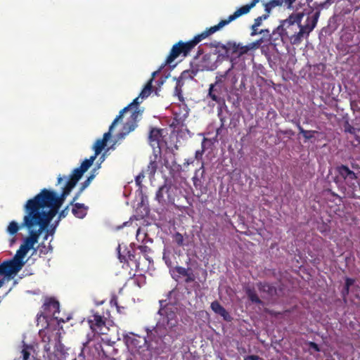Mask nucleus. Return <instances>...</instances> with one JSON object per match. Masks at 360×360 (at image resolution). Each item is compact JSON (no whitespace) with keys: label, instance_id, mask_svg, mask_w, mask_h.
I'll list each match as a JSON object with an SVG mask.
<instances>
[{"label":"nucleus","instance_id":"nucleus-1","mask_svg":"<svg viewBox=\"0 0 360 360\" xmlns=\"http://www.w3.org/2000/svg\"><path fill=\"white\" fill-rule=\"evenodd\" d=\"M94 160L86 159L70 176L58 177V183L63 184L61 196H58L53 191L43 189L34 198L27 201L24 207L25 214L22 225L27 229L29 236L24 238L13 259L0 264V274L5 276V281H9L22 268L25 263L24 258L30 250L34 249L39 236L44 231H46L45 240H47L49 235H53L58 221L56 225L49 226L51 219L58 213L65 198L69 195L83 174L92 165Z\"/></svg>","mask_w":360,"mask_h":360},{"label":"nucleus","instance_id":"nucleus-2","mask_svg":"<svg viewBox=\"0 0 360 360\" xmlns=\"http://www.w3.org/2000/svg\"><path fill=\"white\" fill-rule=\"evenodd\" d=\"M259 1L260 0H252L250 4L238 8L232 15H230L227 19L221 20L217 25L210 27V28H207L200 34L195 35L191 40L186 42L179 41L174 44L169 54L165 60V65L172 64L175 59L181 54L184 56H187L191 50L193 49L200 41L219 31L223 27L227 25L238 18L248 13Z\"/></svg>","mask_w":360,"mask_h":360},{"label":"nucleus","instance_id":"nucleus-3","mask_svg":"<svg viewBox=\"0 0 360 360\" xmlns=\"http://www.w3.org/2000/svg\"><path fill=\"white\" fill-rule=\"evenodd\" d=\"M319 16L320 11H316L311 16L307 18L304 25L301 24L303 13H293L287 19L281 20L280 25L287 42L292 45H300L303 39H307L316 27Z\"/></svg>","mask_w":360,"mask_h":360},{"label":"nucleus","instance_id":"nucleus-4","mask_svg":"<svg viewBox=\"0 0 360 360\" xmlns=\"http://www.w3.org/2000/svg\"><path fill=\"white\" fill-rule=\"evenodd\" d=\"M155 75V72H153V77L146 84L139 96L134 98L131 103L125 107L128 108V109L125 111L124 113H130V117L129 120L124 124L122 132H120L118 135L119 138H124L126 135L136 128L137 122L142 115V111L139 109V105L141 103H142L144 98L150 95L153 89V77Z\"/></svg>","mask_w":360,"mask_h":360},{"label":"nucleus","instance_id":"nucleus-5","mask_svg":"<svg viewBox=\"0 0 360 360\" xmlns=\"http://www.w3.org/2000/svg\"><path fill=\"white\" fill-rule=\"evenodd\" d=\"M202 53V50L199 49L197 56L191 62L190 68L182 72L183 79H192L200 72L213 71L218 67L217 61L219 55L217 52H210L200 58Z\"/></svg>","mask_w":360,"mask_h":360},{"label":"nucleus","instance_id":"nucleus-6","mask_svg":"<svg viewBox=\"0 0 360 360\" xmlns=\"http://www.w3.org/2000/svg\"><path fill=\"white\" fill-rule=\"evenodd\" d=\"M166 132L165 129L155 128L150 131L149 143L153 149L155 158H171L176 155L175 151L178 150V146L172 143L169 144L165 135Z\"/></svg>","mask_w":360,"mask_h":360},{"label":"nucleus","instance_id":"nucleus-7","mask_svg":"<svg viewBox=\"0 0 360 360\" xmlns=\"http://www.w3.org/2000/svg\"><path fill=\"white\" fill-rule=\"evenodd\" d=\"M128 108H124L120 111L119 115L115 117L112 124H110L108 131L103 134L102 138L97 139L91 146V149L94 151V155H91L90 158H97L101 155V158L110 155V150H115V146L116 141L112 140V131L115 125L122 118L125 111Z\"/></svg>","mask_w":360,"mask_h":360},{"label":"nucleus","instance_id":"nucleus-8","mask_svg":"<svg viewBox=\"0 0 360 360\" xmlns=\"http://www.w3.org/2000/svg\"><path fill=\"white\" fill-rule=\"evenodd\" d=\"M162 316L155 328V333L160 337L165 336V331L176 332L178 319L176 316V308L172 305H167L165 308L159 311Z\"/></svg>","mask_w":360,"mask_h":360},{"label":"nucleus","instance_id":"nucleus-9","mask_svg":"<svg viewBox=\"0 0 360 360\" xmlns=\"http://www.w3.org/2000/svg\"><path fill=\"white\" fill-rule=\"evenodd\" d=\"M44 342H46L44 345V351L46 354L44 357L48 360H62L64 358L65 352L63 345L58 339L57 335L45 336L43 338Z\"/></svg>","mask_w":360,"mask_h":360},{"label":"nucleus","instance_id":"nucleus-10","mask_svg":"<svg viewBox=\"0 0 360 360\" xmlns=\"http://www.w3.org/2000/svg\"><path fill=\"white\" fill-rule=\"evenodd\" d=\"M228 91L226 86L221 83V78H215V82L210 84L207 97L218 104L225 103L224 92Z\"/></svg>","mask_w":360,"mask_h":360},{"label":"nucleus","instance_id":"nucleus-11","mask_svg":"<svg viewBox=\"0 0 360 360\" xmlns=\"http://www.w3.org/2000/svg\"><path fill=\"white\" fill-rule=\"evenodd\" d=\"M126 345L129 349L133 353L141 354L145 351L146 340L140 336H134L132 333L124 335Z\"/></svg>","mask_w":360,"mask_h":360},{"label":"nucleus","instance_id":"nucleus-12","mask_svg":"<svg viewBox=\"0 0 360 360\" xmlns=\"http://www.w3.org/2000/svg\"><path fill=\"white\" fill-rule=\"evenodd\" d=\"M215 77L216 79L221 78V83L226 86L227 89L229 87L231 90L236 88L238 80V76L234 70V64L233 63L225 72H218Z\"/></svg>","mask_w":360,"mask_h":360},{"label":"nucleus","instance_id":"nucleus-13","mask_svg":"<svg viewBox=\"0 0 360 360\" xmlns=\"http://www.w3.org/2000/svg\"><path fill=\"white\" fill-rule=\"evenodd\" d=\"M269 41L270 44L275 47L280 46L281 44L288 43L284 37V34L281 25L275 28L272 33L269 34Z\"/></svg>","mask_w":360,"mask_h":360},{"label":"nucleus","instance_id":"nucleus-14","mask_svg":"<svg viewBox=\"0 0 360 360\" xmlns=\"http://www.w3.org/2000/svg\"><path fill=\"white\" fill-rule=\"evenodd\" d=\"M89 323L91 328L98 333L105 334L108 330L102 317L99 315H94L93 319L89 320Z\"/></svg>","mask_w":360,"mask_h":360},{"label":"nucleus","instance_id":"nucleus-15","mask_svg":"<svg viewBox=\"0 0 360 360\" xmlns=\"http://www.w3.org/2000/svg\"><path fill=\"white\" fill-rule=\"evenodd\" d=\"M215 47L220 49V50L223 51L226 55H229L230 53L231 54H237L239 49V43L237 44L235 41H230L226 44H222L219 42L215 45Z\"/></svg>","mask_w":360,"mask_h":360},{"label":"nucleus","instance_id":"nucleus-16","mask_svg":"<svg viewBox=\"0 0 360 360\" xmlns=\"http://www.w3.org/2000/svg\"><path fill=\"white\" fill-rule=\"evenodd\" d=\"M338 172L340 175L345 179L348 185L352 186L354 184L353 181L356 179V175L352 171L345 166H341L338 167Z\"/></svg>","mask_w":360,"mask_h":360},{"label":"nucleus","instance_id":"nucleus-17","mask_svg":"<svg viewBox=\"0 0 360 360\" xmlns=\"http://www.w3.org/2000/svg\"><path fill=\"white\" fill-rule=\"evenodd\" d=\"M211 308L216 314L222 316L225 320L229 319V314L218 302H213L211 304Z\"/></svg>","mask_w":360,"mask_h":360},{"label":"nucleus","instance_id":"nucleus-18","mask_svg":"<svg viewBox=\"0 0 360 360\" xmlns=\"http://www.w3.org/2000/svg\"><path fill=\"white\" fill-rule=\"evenodd\" d=\"M212 145H213V142L211 139L204 138L202 141V146H201L202 150H196L195 158L201 157L202 155V154L205 152L206 150L211 148Z\"/></svg>","mask_w":360,"mask_h":360},{"label":"nucleus","instance_id":"nucleus-19","mask_svg":"<svg viewBox=\"0 0 360 360\" xmlns=\"http://www.w3.org/2000/svg\"><path fill=\"white\" fill-rule=\"evenodd\" d=\"M72 213L75 217L82 219L86 214V209L83 205L76 204L72 208Z\"/></svg>","mask_w":360,"mask_h":360},{"label":"nucleus","instance_id":"nucleus-20","mask_svg":"<svg viewBox=\"0 0 360 360\" xmlns=\"http://www.w3.org/2000/svg\"><path fill=\"white\" fill-rule=\"evenodd\" d=\"M22 224H23V222ZM21 226L25 227L22 224L20 225L18 222L12 221L7 226L6 232L11 236H14L18 233Z\"/></svg>","mask_w":360,"mask_h":360},{"label":"nucleus","instance_id":"nucleus-21","mask_svg":"<svg viewBox=\"0 0 360 360\" xmlns=\"http://www.w3.org/2000/svg\"><path fill=\"white\" fill-rule=\"evenodd\" d=\"M298 129L300 134L303 136L306 141H309L315 137L318 132L314 130H305L300 125H298Z\"/></svg>","mask_w":360,"mask_h":360},{"label":"nucleus","instance_id":"nucleus-22","mask_svg":"<svg viewBox=\"0 0 360 360\" xmlns=\"http://www.w3.org/2000/svg\"><path fill=\"white\" fill-rule=\"evenodd\" d=\"M45 305L50 309L53 311V314H54L56 311H58L59 309V303L53 299H50Z\"/></svg>","mask_w":360,"mask_h":360},{"label":"nucleus","instance_id":"nucleus-23","mask_svg":"<svg viewBox=\"0 0 360 360\" xmlns=\"http://www.w3.org/2000/svg\"><path fill=\"white\" fill-rule=\"evenodd\" d=\"M281 4V3L278 0H272V1L265 4L264 10L268 14L270 13L271 10L274 7H275L276 6H280Z\"/></svg>","mask_w":360,"mask_h":360},{"label":"nucleus","instance_id":"nucleus-24","mask_svg":"<svg viewBox=\"0 0 360 360\" xmlns=\"http://www.w3.org/2000/svg\"><path fill=\"white\" fill-rule=\"evenodd\" d=\"M100 167V166H98L96 169H94V173L91 174L88 178L82 184V188L80 189V193H82L86 187L89 186V185L90 184V183L91 182V181L94 179L95 176H96V174H95V172L96 171V169H98Z\"/></svg>","mask_w":360,"mask_h":360},{"label":"nucleus","instance_id":"nucleus-25","mask_svg":"<svg viewBox=\"0 0 360 360\" xmlns=\"http://www.w3.org/2000/svg\"><path fill=\"white\" fill-rule=\"evenodd\" d=\"M343 127L345 132L349 133L351 134H356V131H359V129H356L353 126H352L348 121L345 122Z\"/></svg>","mask_w":360,"mask_h":360},{"label":"nucleus","instance_id":"nucleus-26","mask_svg":"<svg viewBox=\"0 0 360 360\" xmlns=\"http://www.w3.org/2000/svg\"><path fill=\"white\" fill-rule=\"evenodd\" d=\"M168 188L166 186H161L156 193V199L159 202H162L164 200L163 193L167 192Z\"/></svg>","mask_w":360,"mask_h":360},{"label":"nucleus","instance_id":"nucleus-27","mask_svg":"<svg viewBox=\"0 0 360 360\" xmlns=\"http://www.w3.org/2000/svg\"><path fill=\"white\" fill-rule=\"evenodd\" d=\"M253 49V46H243L239 43V49L237 53L238 56H241L247 53L250 49Z\"/></svg>","mask_w":360,"mask_h":360},{"label":"nucleus","instance_id":"nucleus-28","mask_svg":"<svg viewBox=\"0 0 360 360\" xmlns=\"http://www.w3.org/2000/svg\"><path fill=\"white\" fill-rule=\"evenodd\" d=\"M268 16H269L268 14H264V15L255 18L254 24L252 25V28L254 29L255 27L260 26L262 20L266 19L268 18Z\"/></svg>","mask_w":360,"mask_h":360},{"label":"nucleus","instance_id":"nucleus-29","mask_svg":"<svg viewBox=\"0 0 360 360\" xmlns=\"http://www.w3.org/2000/svg\"><path fill=\"white\" fill-rule=\"evenodd\" d=\"M173 239L177 243V245H183L184 240L183 236L180 233H174L173 235Z\"/></svg>","mask_w":360,"mask_h":360},{"label":"nucleus","instance_id":"nucleus-30","mask_svg":"<svg viewBox=\"0 0 360 360\" xmlns=\"http://www.w3.org/2000/svg\"><path fill=\"white\" fill-rule=\"evenodd\" d=\"M248 295L249 299L252 302L255 303H260V300L258 298V297L251 290L248 291Z\"/></svg>","mask_w":360,"mask_h":360},{"label":"nucleus","instance_id":"nucleus-31","mask_svg":"<svg viewBox=\"0 0 360 360\" xmlns=\"http://www.w3.org/2000/svg\"><path fill=\"white\" fill-rule=\"evenodd\" d=\"M175 94L176 96H178V98L179 99L180 101H184V98H183V96H182V94H181V86H179V85H176V87H175Z\"/></svg>","mask_w":360,"mask_h":360},{"label":"nucleus","instance_id":"nucleus-32","mask_svg":"<svg viewBox=\"0 0 360 360\" xmlns=\"http://www.w3.org/2000/svg\"><path fill=\"white\" fill-rule=\"evenodd\" d=\"M21 353H22V355L23 360H27L28 358H29V356H30V353L27 351V348H24L22 350Z\"/></svg>","mask_w":360,"mask_h":360},{"label":"nucleus","instance_id":"nucleus-33","mask_svg":"<svg viewBox=\"0 0 360 360\" xmlns=\"http://www.w3.org/2000/svg\"><path fill=\"white\" fill-rule=\"evenodd\" d=\"M176 271L181 275H183V276L187 275V270L185 268L177 267Z\"/></svg>","mask_w":360,"mask_h":360},{"label":"nucleus","instance_id":"nucleus-34","mask_svg":"<svg viewBox=\"0 0 360 360\" xmlns=\"http://www.w3.org/2000/svg\"><path fill=\"white\" fill-rule=\"evenodd\" d=\"M296 0H284L285 4L288 6V8H291L293 3L295 2Z\"/></svg>","mask_w":360,"mask_h":360},{"label":"nucleus","instance_id":"nucleus-35","mask_svg":"<svg viewBox=\"0 0 360 360\" xmlns=\"http://www.w3.org/2000/svg\"><path fill=\"white\" fill-rule=\"evenodd\" d=\"M259 359L257 356L251 355L245 357L244 360H259Z\"/></svg>","mask_w":360,"mask_h":360},{"label":"nucleus","instance_id":"nucleus-36","mask_svg":"<svg viewBox=\"0 0 360 360\" xmlns=\"http://www.w3.org/2000/svg\"><path fill=\"white\" fill-rule=\"evenodd\" d=\"M262 40L260 39V40H258L256 42H253L250 44H249L248 46H253V48H257L259 46V44L262 43Z\"/></svg>","mask_w":360,"mask_h":360},{"label":"nucleus","instance_id":"nucleus-37","mask_svg":"<svg viewBox=\"0 0 360 360\" xmlns=\"http://www.w3.org/2000/svg\"><path fill=\"white\" fill-rule=\"evenodd\" d=\"M309 345H310V347L311 348H313L314 349H315L316 351H319V349L318 347V345L316 344V343H314V342H310L309 343Z\"/></svg>","mask_w":360,"mask_h":360},{"label":"nucleus","instance_id":"nucleus-38","mask_svg":"<svg viewBox=\"0 0 360 360\" xmlns=\"http://www.w3.org/2000/svg\"><path fill=\"white\" fill-rule=\"evenodd\" d=\"M219 119H220V121H221V125H220V126H221V127H224V122H225V118H224V117H221V116L220 115V114H219Z\"/></svg>","mask_w":360,"mask_h":360},{"label":"nucleus","instance_id":"nucleus-39","mask_svg":"<svg viewBox=\"0 0 360 360\" xmlns=\"http://www.w3.org/2000/svg\"><path fill=\"white\" fill-rule=\"evenodd\" d=\"M66 210H63L60 213V215H59V219L58 221L62 218V217H65V214H66Z\"/></svg>","mask_w":360,"mask_h":360},{"label":"nucleus","instance_id":"nucleus-40","mask_svg":"<svg viewBox=\"0 0 360 360\" xmlns=\"http://www.w3.org/2000/svg\"><path fill=\"white\" fill-rule=\"evenodd\" d=\"M257 33H258V32H257V27H255V28H254V29L252 27L251 36H255V35H256Z\"/></svg>","mask_w":360,"mask_h":360},{"label":"nucleus","instance_id":"nucleus-41","mask_svg":"<svg viewBox=\"0 0 360 360\" xmlns=\"http://www.w3.org/2000/svg\"><path fill=\"white\" fill-rule=\"evenodd\" d=\"M266 32L267 34H269V30H267V29H266V30H262L259 33V34H262V33H266Z\"/></svg>","mask_w":360,"mask_h":360},{"label":"nucleus","instance_id":"nucleus-42","mask_svg":"<svg viewBox=\"0 0 360 360\" xmlns=\"http://www.w3.org/2000/svg\"><path fill=\"white\" fill-rule=\"evenodd\" d=\"M4 283H5V278L0 279V288L2 287V285L4 284Z\"/></svg>","mask_w":360,"mask_h":360},{"label":"nucleus","instance_id":"nucleus-43","mask_svg":"<svg viewBox=\"0 0 360 360\" xmlns=\"http://www.w3.org/2000/svg\"><path fill=\"white\" fill-rule=\"evenodd\" d=\"M224 127H221V126L217 129V135H219L221 133V131L222 130Z\"/></svg>","mask_w":360,"mask_h":360},{"label":"nucleus","instance_id":"nucleus-44","mask_svg":"<svg viewBox=\"0 0 360 360\" xmlns=\"http://www.w3.org/2000/svg\"><path fill=\"white\" fill-rule=\"evenodd\" d=\"M266 287L268 288V290H269V291H271V292L274 290V289H273V288H271L270 286H269V285H266Z\"/></svg>","mask_w":360,"mask_h":360},{"label":"nucleus","instance_id":"nucleus-45","mask_svg":"<svg viewBox=\"0 0 360 360\" xmlns=\"http://www.w3.org/2000/svg\"><path fill=\"white\" fill-rule=\"evenodd\" d=\"M139 180H141V178H139V176H138V177L136 178V182H137V183H139Z\"/></svg>","mask_w":360,"mask_h":360},{"label":"nucleus","instance_id":"nucleus-46","mask_svg":"<svg viewBox=\"0 0 360 360\" xmlns=\"http://www.w3.org/2000/svg\"><path fill=\"white\" fill-rule=\"evenodd\" d=\"M139 180H141V178H139V176H138V177L136 178V182H137V183H139Z\"/></svg>","mask_w":360,"mask_h":360},{"label":"nucleus","instance_id":"nucleus-47","mask_svg":"<svg viewBox=\"0 0 360 360\" xmlns=\"http://www.w3.org/2000/svg\"><path fill=\"white\" fill-rule=\"evenodd\" d=\"M347 285H349V280H347Z\"/></svg>","mask_w":360,"mask_h":360},{"label":"nucleus","instance_id":"nucleus-48","mask_svg":"<svg viewBox=\"0 0 360 360\" xmlns=\"http://www.w3.org/2000/svg\"><path fill=\"white\" fill-rule=\"evenodd\" d=\"M15 242V240L14 239H12L11 240V243H13Z\"/></svg>","mask_w":360,"mask_h":360}]
</instances>
